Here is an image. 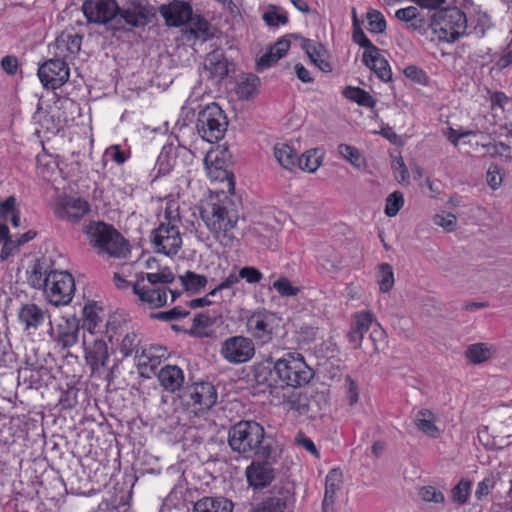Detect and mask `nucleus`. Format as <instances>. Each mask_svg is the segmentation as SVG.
I'll use <instances>...</instances> for the list:
<instances>
[{
    "label": "nucleus",
    "instance_id": "1",
    "mask_svg": "<svg viewBox=\"0 0 512 512\" xmlns=\"http://www.w3.org/2000/svg\"><path fill=\"white\" fill-rule=\"evenodd\" d=\"M200 217L214 237L226 247H233L244 236L245 218L228 197L206 203Z\"/></svg>",
    "mask_w": 512,
    "mask_h": 512
},
{
    "label": "nucleus",
    "instance_id": "2",
    "mask_svg": "<svg viewBox=\"0 0 512 512\" xmlns=\"http://www.w3.org/2000/svg\"><path fill=\"white\" fill-rule=\"evenodd\" d=\"M228 444L245 457L270 459L273 453L272 441L265 437L264 427L256 421L242 420L234 424L228 432Z\"/></svg>",
    "mask_w": 512,
    "mask_h": 512
},
{
    "label": "nucleus",
    "instance_id": "3",
    "mask_svg": "<svg viewBox=\"0 0 512 512\" xmlns=\"http://www.w3.org/2000/svg\"><path fill=\"white\" fill-rule=\"evenodd\" d=\"M82 11L88 23L101 25L118 40L128 33V10L116 0H85Z\"/></svg>",
    "mask_w": 512,
    "mask_h": 512
},
{
    "label": "nucleus",
    "instance_id": "4",
    "mask_svg": "<svg viewBox=\"0 0 512 512\" xmlns=\"http://www.w3.org/2000/svg\"><path fill=\"white\" fill-rule=\"evenodd\" d=\"M89 244L98 254L122 258L128 252L125 238L111 225L103 221H91L83 228Z\"/></svg>",
    "mask_w": 512,
    "mask_h": 512
},
{
    "label": "nucleus",
    "instance_id": "5",
    "mask_svg": "<svg viewBox=\"0 0 512 512\" xmlns=\"http://www.w3.org/2000/svg\"><path fill=\"white\" fill-rule=\"evenodd\" d=\"M267 362L273 365V372L287 386L301 387L314 377V370L306 364L299 353L287 352L278 359L270 356ZM271 372L272 370H269L268 373Z\"/></svg>",
    "mask_w": 512,
    "mask_h": 512
},
{
    "label": "nucleus",
    "instance_id": "6",
    "mask_svg": "<svg viewBox=\"0 0 512 512\" xmlns=\"http://www.w3.org/2000/svg\"><path fill=\"white\" fill-rule=\"evenodd\" d=\"M174 279V274L168 268L156 273H147V283L144 276H141L133 284V292L138 296L141 304L147 305L150 309L159 308L167 303V289L157 285L172 283Z\"/></svg>",
    "mask_w": 512,
    "mask_h": 512
},
{
    "label": "nucleus",
    "instance_id": "7",
    "mask_svg": "<svg viewBox=\"0 0 512 512\" xmlns=\"http://www.w3.org/2000/svg\"><path fill=\"white\" fill-rule=\"evenodd\" d=\"M165 219L159 226L151 231L150 242L156 253L166 256L176 255L182 247V236L179 230L180 219L171 216V211L166 209Z\"/></svg>",
    "mask_w": 512,
    "mask_h": 512
},
{
    "label": "nucleus",
    "instance_id": "8",
    "mask_svg": "<svg viewBox=\"0 0 512 512\" xmlns=\"http://www.w3.org/2000/svg\"><path fill=\"white\" fill-rule=\"evenodd\" d=\"M431 28L439 39L453 42L467 32V15L457 7L437 10L431 17Z\"/></svg>",
    "mask_w": 512,
    "mask_h": 512
},
{
    "label": "nucleus",
    "instance_id": "9",
    "mask_svg": "<svg viewBox=\"0 0 512 512\" xmlns=\"http://www.w3.org/2000/svg\"><path fill=\"white\" fill-rule=\"evenodd\" d=\"M227 118L216 103L208 104L198 113L196 129L207 142L214 143L223 138L227 130Z\"/></svg>",
    "mask_w": 512,
    "mask_h": 512
},
{
    "label": "nucleus",
    "instance_id": "10",
    "mask_svg": "<svg viewBox=\"0 0 512 512\" xmlns=\"http://www.w3.org/2000/svg\"><path fill=\"white\" fill-rule=\"evenodd\" d=\"M46 281L48 283L44 292L51 304L60 306L71 302L75 292V281L69 272L51 270L46 275Z\"/></svg>",
    "mask_w": 512,
    "mask_h": 512
},
{
    "label": "nucleus",
    "instance_id": "11",
    "mask_svg": "<svg viewBox=\"0 0 512 512\" xmlns=\"http://www.w3.org/2000/svg\"><path fill=\"white\" fill-rule=\"evenodd\" d=\"M219 354L227 363L240 365L248 363L254 358L256 347L252 338L235 335L220 343Z\"/></svg>",
    "mask_w": 512,
    "mask_h": 512
},
{
    "label": "nucleus",
    "instance_id": "12",
    "mask_svg": "<svg viewBox=\"0 0 512 512\" xmlns=\"http://www.w3.org/2000/svg\"><path fill=\"white\" fill-rule=\"evenodd\" d=\"M245 326L253 341L262 345L267 344L275 334L276 315L265 309L254 311L246 318Z\"/></svg>",
    "mask_w": 512,
    "mask_h": 512
},
{
    "label": "nucleus",
    "instance_id": "13",
    "mask_svg": "<svg viewBox=\"0 0 512 512\" xmlns=\"http://www.w3.org/2000/svg\"><path fill=\"white\" fill-rule=\"evenodd\" d=\"M181 398L195 413L209 410L217 401V392L209 382L195 383L186 387Z\"/></svg>",
    "mask_w": 512,
    "mask_h": 512
},
{
    "label": "nucleus",
    "instance_id": "14",
    "mask_svg": "<svg viewBox=\"0 0 512 512\" xmlns=\"http://www.w3.org/2000/svg\"><path fill=\"white\" fill-rule=\"evenodd\" d=\"M167 349L160 345L136 348L134 362L141 377L150 378L156 374L157 367L167 358Z\"/></svg>",
    "mask_w": 512,
    "mask_h": 512
},
{
    "label": "nucleus",
    "instance_id": "15",
    "mask_svg": "<svg viewBox=\"0 0 512 512\" xmlns=\"http://www.w3.org/2000/svg\"><path fill=\"white\" fill-rule=\"evenodd\" d=\"M80 320L75 315L62 316L50 329V337L62 349L74 346L78 342Z\"/></svg>",
    "mask_w": 512,
    "mask_h": 512
},
{
    "label": "nucleus",
    "instance_id": "16",
    "mask_svg": "<svg viewBox=\"0 0 512 512\" xmlns=\"http://www.w3.org/2000/svg\"><path fill=\"white\" fill-rule=\"evenodd\" d=\"M38 76L44 87L58 89L69 80V66L53 57L39 67Z\"/></svg>",
    "mask_w": 512,
    "mask_h": 512
},
{
    "label": "nucleus",
    "instance_id": "17",
    "mask_svg": "<svg viewBox=\"0 0 512 512\" xmlns=\"http://www.w3.org/2000/svg\"><path fill=\"white\" fill-rule=\"evenodd\" d=\"M82 36L76 33L62 32L50 45L54 58L69 66L81 49Z\"/></svg>",
    "mask_w": 512,
    "mask_h": 512
},
{
    "label": "nucleus",
    "instance_id": "18",
    "mask_svg": "<svg viewBox=\"0 0 512 512\" xmlns=\"http://www.w3.org/2000/svg\"><path fill=\"white\" fill-rule=\"evenodd\" d=\"M89 212V203L84 199L73 196H64L55 208V214L58 218L74 223L79 222Z\"/></svg>",
    "mask_w": 512,
    "mask_h": 512
},
{
    "label": "nucleus",
    "instance_id": "19",
    "mask_svg": "<svg viewBox=\"0 0 512 512\" xmlns=\"http://www.w3.org/2000/svg\"><path fill=\"white\" fill-rule=\"evenodd\" d=\"M269 459L263 461H252L246 468L245 476L249 486L262 489L271 484L275 478V472Z\"/></svg>",
    "mask_w": 512,
    "mask_h": 512
},
{
    "label": "nucleus",
    "instance_id": "20",
    "mask_svg": "<svg viewBox=\"0 0 512 512\" xmlns=\"http://www.w3.org/2000/svg\"><path fill=\"white\" fill-rule=\"evenodd\" d=\"M208 177L213 181L226 182L228 191L234 190V176L224 167V161L219 158L216 151H209L204 159Z\"/></svg>",
    "mask_w": 512,
    "mask_h": 512
},
{
    "label": "nucleus",
    "instance_id": "21",
    "mask_svg": "<svg viewBox=\"0 0 512 512\" xmlns=\"http://www.w3.org/2000/svg\"><path fill=\"white\" fill-rule=\"evenodd\" d=\"M159 12L168 26L178 27L188 22L193 10L188 3L175 0L160 6Z\"/></svg>",
    "mask_w": 512,
    "mask_h": 512
},
{
    "label": "nucleus",
    "instance_id": "22",
    "mask_svg": "<svg viewBox=\"0 0 512 512\" xmlns=\"http://www.w3.org/2000/svg\"><path fill=\"white\" fill-rule=\"evenodd\" d=\"M374 320V315L370 311H360L353 315L351 328L347 333L348 341L353 348L361 347L364 335L369 331Z\"/></svg>",
    "mask_w": 512,
    "mask_h": 512
},
{
    "label": "nucleus",
    "instance_id": "23",
    "mask_svg": "<svg viewBox=\"0 0 512 512\" xmlns=\"http://www.w3.org/2000/svg\"><path fill=\"white\" fill-rule=\"evenodd\" d=\"M295 38H300V36L293 35ZM301 47L305 50L307 56L310 61L318 67L322 72L328 73L332 71V66L328 61V53L325 47L317 41H312L310 39L302 38Z\"/></svg>",
    "mask_w": 512,
    "mask_h": 512
},
{
    "label": "nucleus",
    "instance_id": "24",
    "mask_svg": "<svg viewBox=\"0 0 512 512\" xmlns=\"http://www.w3.org/2000/svg\"><path fill=\"white\" fill-rule=\"evenodd\" d=\"M204 70L208 78L220 82L229 74L228 59L222 51H212L205 58Z\"/></svg>",
    "mask_w": 512,
    "mask_h": 512
},
{
    "label": "nucleus",
    "instance_id": "25",
    "mask_svg": "<svg viewBox=\"0 0 512 512\" xmlns=\"http://www.w3.org/2000/svg\"><path fill=\"white\" fill-rule=\"evenodd\" d=\"M48 317V310L43 309L34 303L24 304L18 311V320L24 326V330L26 331L37 329Z\"/></svg>",
    "mask_w": 512,
    "mask_h": 512
},
{
    "label": "nucleus",
    "instance_id": "26",
    "mask_svg": "<svg viewBox=\"0 0 512 512\" xmlns=\"http://www.w3.org/2000/svg\"><path fill=\"white\" fill-rule=\"evenodd\" d=\"M83 344L86 363L90 366L91 371L95 372L100 367H104L109 357L106 342L103 339H94L90 345L84 339Z\"/></svg>",
    "mask_w": 512,
    "mask_h": 512
},
{
    "label": "nucleus",
    "instance_id": "27",
    "mask_svg": "<svg viewBox=\"0 0 512 512\" xmlns=\"http://www.w3.org/2000/svg\"><path fill=\"white\" fill-rule=\"evenodd\" d=\"M343 474L340 469L334 468L329 471L325 479V493L322 502V512H332L335 497L340 490Z\"/></svg>",
    "mask_w": 512,
    "mask_h": 512
},
{
    "label": "nucleus",
    "instance_id": "28",
    "mask_svg": "<svg viewBox=\"0 0 512 512\" xmlns=\"http://www.w3.org/2000/svg\"><path fill=\"white\" fill-rule=\"evenodd\" d=\"M187 23L189 28L184 31L187 41L199 39L205 42L214 36L210 23L200 15L192 14Z\"/></svg>",
    "mask_w": 512,
    "mask_h": 512
},
{
    "label": "nucleus",
    "instance_id": "29",
    "mask_svg": "<svg viewBox=\"0 0 512 512\" xmlns=\"http://www.w3.org/2000/svg\"><path fill=\"white\" fill-rule=\"evenodd\" d=\"M161 386L169 392L179 390L184 382L183 371L176 365H166L157 374Z\"/></svg>",
    "mask_w": 512,
    "mask_h": 512
},
{
    "label": "nucleus",
    "instance_id": "30",
    "mask_svg": "<svg viewBox=\"0 0 512 512\" xmlns=\"http://www.w3.org/2000/svg\"><path fill=\"white\" fill-rule=\"evenodd\" d=\"M233 506L225 497H202L194 503L193 512H232Z\"/></svg>",
    "mask_w": 512,
    "mask_h": 512
},
{
    "label": "nucleus",
    "instance_id": "31",
    "mask_svg": "<svg viewBox=\"0 0 512 512\" xmlns=\"http://www.w3.org/2000/svg\"><path fill=\"white\" fill-rule=\"evenodd\" d=\"M155 16V10L148 3L130 1V27H144Z\"/></svg>",
    "mask_w": 512,
    "mask_h": 512
},
{
    "label": "nucleus",
    "instance_id": "32",
    "mask_svg": "<svg viewBox=\"0 0 512 512\" xmlns=\"http://www.w3.org/2000/svg\"><path fill=\"white\" fill-rule=\"evenodd\" d=\"M362 61L368 68L373 70L382 81L391 80L392 73L389 64L387 60L381 56L378 48H376V53H371L370 57L364 58L363 56Z\"/></svg>",
    "mask_w": 512,
    "mask_h": 512
},
{
    "label": "nucleus",
    "instance_id": "33",
    "mask_svg": "<svg viewBox=\"0 0 512 512\" xmlns=\"http://www.w3.org/2000/svg\"><path fill=\"white\" fill-rule=\"evenodd\" d=\"M415 425L429 437L437 438L440 434L439 428L435 425V416L428 409H421L417 412Z\"/></svg>",
    "mask_w": 512,
    "mask_h": 512
},
{
    "label": "nucleus",
    "instance_id": "34",
    "mask_svg": "<svg viewBox=\"0 0 512 512\" xmlns=\"http://www.w3.org/2000/svg\"><path fill=\"white\" fill-rule=\"evenodd\" d=\"M274 155L279 164L287 169L292 170L297 167L298 154L286 143H278L274 146Z\"/></svg>",
    "mask_w": 512,
    "mask_h": 512
},
{
    "label": "nucleus",
    "instance_id": "35",
    "mask_svg": "<svg viewBox=\"0 0 512 512\" xmlns=\"http://www.w3.org/2000/svg\"><path fill=\"white\" fill-rule=\"evenodd\" d=\"M494 352L493 346L487 343H475L468 346L465 357L473 364H481L489 360Z\"/></svg>",
    "mask_w": 512,
    "mask_h": 512
},
{
    "label": "nucleus",
    "instance_id": "36",
    "mask_svg": "<svg viewBox=\"0 0 512 512\" xmlns=\"http://www.w3.org/2000/svg\"><path fill=\"white\" fill-rule=\"evenodd\" d=\"M469 33L478 37H483L486 31L491 27V21L487 13L474 11L467 16Z\"/></svg>",
    "mask_w": 512,
    "mask_h": 512
},
{
    "label": "nucleus",
    "instance_id": "37",
    "mask_svg": "<svg viewBox=\"0 0 512 512\" xmlns=\"http://www.w3.org/2000/svg\"><path fill=\"white\" fill-rule=\"evenodd\" d=\"M183 290L190 293H198L207 284V277L193 271H186L179 276Z\"/></svg>",
    "mask_w": 512,
    "mask_h": 512
},
{
    "label": "nucleus",
    "instance_id": "38",
    "mask_svg": "<svg viewBox=\"0 0 512 512\" xmlns=\"http://www.w3.org/2000/svg\"><path fill=\"white\" fill-rule=\"evenodd\" d=\"M260 80L254 74H248L242 77L237 85L236 93L240 99L248 100L257 94Z\"/></svg>",
    "mask_w": 512,
    "mask_h": 512
},
{
    "label": "nucleus",
    "instance_id": "39",
    "mask_svg": "<svg viewBox=\"0 0 512 512\" xmlns=\"http://www.w3.org/2000/svg\"><path fill=\"white\" fill-rule=\"evenodd\" d=\"M262 19L269 27H278L288 23V16L283 8L272 4L267 6Z\"/></svg>",
    "mask_w": 512,
    "mask_h": 512
},
{
    "label": "nucleus",
    "instance_id": "40",
    "mask_svg": "<svg viewBox=\"0 0 512 512\" xmlns=\"http://www.w3.org/2000/svg\"><path fill=\"white\" fill-rule=\"evenodd\" d=\"M343 95L347 99L368 108H373L376 103L368 92L359 87L347 86L343 90Z\"/></svg>",
    "mask_w": 512,
    "mask_h": 512
},
{
    "label": "nucleus",
    "instance_id": "41",
    "mask_svg": "<svg viewBox=\"0 0 512 512\" xmlns=\"http://www.w3.org/2000/svg\"><path fill=\"white\" fill-rule=\"evenodd\" d=\"M322 155L318 149H312L298 156L297 167L310 173L315 172L321 165Z\"/></svg>",
    "mask_w": 512,
    "mask_h": 512
},
{
    "label": "nucleus",
    "instance_id": "42",
    "mask_svg": "<svg viewBox=\"0 0 512 512\" xmlns=\"http://www.w3.org/2000/svg\"><path fill=\"white\" fill-rule=\"evenodd\" d=\"M337 151L355 168L360 169L366 166L365 158L356 147L348 144H340L338 145Z\"/></svg>",
    "mask_w": 512,
    "mask_h": 512
},
{
    "label": "nucleus",
    "instance_id": "43",
    "mask_svg": "<svg viewBox=\"0 0 512 512\" xmlns=\"http://www.w3.org/2000/svg\"><path fill=\"white\" fill-rule=\"evenodd\" d=\"M48 273L49 272H47L44 263L37 261L30 271L28 281L33 288L43 289L45 291V288L48 283L46 281V275H48Z\"/></svg>",
    "mask_w": 512,
    "mask_h": 512
},
{
    "label": "nucleus",
    "instance_id": "44",
    "mask_svg": "<svg viewBox=\"0 0 512 512\" xmlns=\"http://www.w3.org/2000/svg\"><path fill=\"white\" fill-rule=\"evenodd\" d=\"M377 279L380 291L382 293L389 292L394 285V273L392 266L388 263L380 264Z\"/></svg>",
    "mask_w": 512,
    "mask_h": 512
},
{
    "label": "nucleus",
    "instance_id": "45",
    "mask_svg": "<svg viewBox=\"0 0 512 512\" xmlns=\"http://www.w3.org/2000/svg\"><path fill=\"white\" fill-rule=\"evenodd\" d=\"M101 322L95 305L87 304L83 308V328L93 334Z\"/></svg>",
    "mask_w": 512,
    "mask_h": 512
},
{
    "label": "nucleus",
    "instance_id": "46",
    "mask_svg": "<svg viewBox=\"0 0 512 512\" xmlns=\"http://www.w3.org/2000/svg\"><path fill=\"white\" fill-rule=\"evenodd\" d=\"M189 314V311L181 307H174L168 311L152 312L150 313V317L163 322H172L185 318Z\"/></svg>",
    "mask_w": 512,
    "mask_h": 512
},
{
    "label": "nucleus",
    "instance_id": "47",
    "mask_svg": "<svg viewBox=\"0 0 512 512\" xmlns=\"http://www.w3.org/2000/svg\"><path fill=\"white\" fill-rule=\"evenodd\" d=\"M404 205V196L400 191H394L386 199L385 214L394 217Z\"/></svg>",
    "mask_w": 512,
    "mask_h": 512
},
{
    "label": "nucleus",
    "instance_id": "48",
    "mask_svg": "<svg viewBox=\"0 0 512 512\" xmlns=\"http://www.w3.org/2000/svg\"><path fill=\"white\" fill-rule=\"evenodd\" d=\"M368 30L372 33H383L386 30V21L383 15L374 9L367 12Z\"/></svg>",
    "mask_w": 512,
    "mask_h": 512
},
{
    "label": "nucleus",
    "instance_id": "49",
    "mask_svg": "<svg viewBox=\"0 0 512 512\" xmlns=\"http://www.w3.org/2000/svg\"><path fill=\"white\" fill-rule=\"evenodd\" d=\"M352 37L355 43H357L360 47L365 48L363 53L364 58L370 57L371 53H376L377 47L373 45L372 42L367 38L361 27L353 29Z\"/></svg>",
    "mask_w": 512,
    "mask_h": 512
},
{
    "label": "nucleus",
    "instance_id": "50",
    "mask_svg": "<svg viewBox=\"0 0 512 512\" xmlns=\"http://www.w3.org/2000/svg\"><path fill=\"white\" fill-rule=\"evenodd\" d=\"M212 324L211 317L206 313H199L193 319L192 330L201 337H208L207 328Z\"/></svg>",
    "mask_w": 512,
    "mask_h": 512
},
{
    "label": "nucleus",
    "instance_id": "51",
    "mask_svg": "<svg viewBox=\"0 0 512 512\" xmlns=\"http://www.w3.org/2000/svg\"><path fill=\"white\" fill-rule=\"evenodd\" d=\"M15 214H20V210L17 205L16 197L11 195L0 202V218L4 221H8L9 218Z\"/></svg>",
    "mask_w": 512,
    "mask_h": 512
},
{
    "label": "nucleus",
    "instance_id": "52",
    "mask_svg": "<svg viewBox=\"0 0 512 512\" xmlns=\"http://www.w3.org/2000/svg\"><path fill=\"white\" fill-rule=\"evenodd\" d=\"M471 482L466 479H462L453 489H452V499L454 502L458 504H465L467 502L468 496L470 494Z\"/></svg>",
    "mask_w": 512,
    "mask_h": 512
},
{
    "label": "nucleus",
    "instance_id": "53",
    "mask_svg": "<svg viewBox=\"0 0 512 512\" xmlns=\"http://www.w3.org/2000/svg\"><path fill=\"white\" fill-rule=\"evenodd\" d=\"M418 9L414 6H409L406 8L398 9L395 13V17L403 22L410 23V26L413 29H417L420 27V24H417L418 17Z\"/></svg>",
    "mask_w": 512,
    "mask_h": 512
},
{
    "label": "nucleus",
    "instance_id": "54",
    "mask_svg": "<svg viewBox=\"0 0 512 512\" xmlns=\"http://www.w3.org/2000/svg\"><path fill=\"white\" fill-rule=\"evenodd\" d=\"M273 288L283 297L296 296L300 289L291 284L288 278L280 277L273 283Z\"/></svg>",
    "mask_w": 512,
    "mask_h": 512
},
{
    "label": "nucleus",
    "instance_id": "55",
    "mask_svg": "<svg viewBox=\"0 0 512 512\" xmlns=\"http://www.w3.org/2000/svg\"><path fill=\"white\" fill-rule=\"evenodd\" d=\"M419 496L423 501L429 503H444L445 501L444 494L430 485L421 487L419 489Z\"/></svg>",
    "mask_w": 512,
    "mask_h": 512
},
{
    "label": "nucleus",
    "instance_id": "56",
    "mask_svg": "<svg viewBox=\"0 0 512 512\" xmlns=\"http://www.w3.org/2000/svg\"><path fill=\"white\" fill-rule=\"evenodd\" d=\"M239 277L249 284H256L262 280L263 274L253 266H245L239 270Z\"/></svg>",
    "mask_w": 512,
    "mask_h": 512
},
{
    "label": "nucleus",
    "instance_id": "57",
    "mask_svg": "<svg viewBox=\"0 0 512 512\" xmlns=\"http://www.w3.org/2000/svg\"><path fill=\"white\" fill-rule=\"evenodd\" d=\"M434 224L442 227L447 232H452L456 229L457 219L453 214H437L433 218Z\"/></svg>",
    "mask_w": 512,
    "mask_h": 512
},
{
    "label": "nucleus",
    "instance_id": "58",
    "mask_svg": "<svg viewBox=\"0 0 512 512\" xmlns=\"http://www.w3.org/2000/svg\"><path fill=\"white\" fill-rule=\"evenodd\" d=\"M295 443L304 449H306L310 454L315 456L316 458H320V453L316 448L314 442L305 435V433L299 431L294 439Z\"/></svg>",
    "mask_w": 512,
    "mask_h": 512
},
{
    "label": "nucleus",
    "instance_id": "59",
    "mask_svg": "<svg viewBox=\"0 0 512 512\" xmlns=\"http://www.w3.org/2000/svg\"><path fill=\"white\" fill-rule=\"evenodd\" d=\"M487 184L493 190L500 187L502 183L501 169L498 165H491L486 174Z\"/></svg>",
    "mask_w": 512,
    "mask_h": 512
},
{
    "label": "nucleus",
    "instance_id": "60",
    "mask_svg": "<svg viewBox=\"0 0 512 512\" xmlns=\"http://www.w3.org/2000/svg\"><path fill=\"white\" fill-rule=\"evenodd\" d=\"M281 58H276L274 51L269 49L256 61V70L262 72L276 64Z\"/></svg>",
    "mask_w": 512,
    "mask_h": 512
},
{
    "label": "nucleus",
    "instance_id": "61",
    "mask_svg": "<svg viewBox=\"0 0 512 512\" xmlns=\"http://www.w3.org/2000/svg\"><path fill=\"white\" fill-rule=\"evenodd\" d=\"M42 370H46L42 365H39L38 363H30L27 361L25 366L19 369V377H23L26 380L29 375L31 383H35L36 379H34L33 373L36 372L39 374Z\"/></svg>",
    "mask_w": 512,
    "mask_h": 512
},
{
    "label": "nucleus",
    "instance_id": "62",
    "mask_svg": "<svg viewBox=\"0 0 512 512\" xmlns=\"http://www.w3.org/2000/svg\"><path fill=\"white\" fill-rule=\"evenodd\" d=\"M240 281L239 273H230L217 287L209 292V295L217 296L224 289H229Z\"/></svg>",
    "mask_w": 512,
    "mask_h": 512
},
{
    "label": "nucleus",
    "instance_id": "63",
    "mask_svg": "<svg viewBox=\"0 0 512 512\" xmlns=\"http://www.w3.org/2000/svg\"><path fill=\"white\" fill-rule=\"evenodd\" d=\"M392 168L399 182H406L409 179V172L402 157L395 159Z\"/></svg>",
    "mask_w": 512,
    "mask_h": 512
},
{
    "label": "nucleus",
    "instance_id": "64",
    "mask_svg": "<svg viewBox=\"0 0 512 512\" xmlns=\"http://www.w3.org/2000/svg\"><path fill=\"white\" fill-rule=\"evenodd\" d=\"M404 74L407 78L419 84H423L426 81V75L423 70L413 65L406 67Z\"/></svg>",
    "mask_w": 512,
    "mask_h": 512
}]
</instances>
